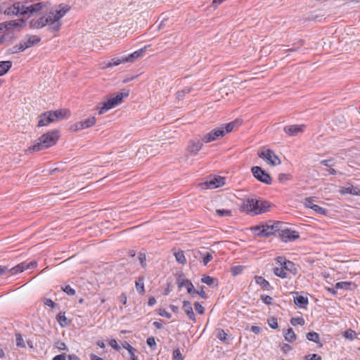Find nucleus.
Listing matches in <instances>:
<instances>
[{"label": "nucleus", "mask_w": 360, "mask_h": 360, "mask_svg": "<svg viewBox=\"0 0 360 360\" xmlns=\"http://www.w3.org/2000/svg\"><path fill=\"white\" fill-rule=\"evenodd\" d=\"M96 124V118L91 117L86 119L84 121H81L76 124L75 127L77 129H84L94 126Z\"/></svg>", "instance_id": "20"}, {"label": "nucleus", "mask_w": 360, "mask_h": 360, "mask_svg": "<svg viewBox=\"0 0 360 360\" xmlns=\"http://www.w3.org/2000/svg\"><path fill=\"white\" fill-rule=\"evenodd\" d=\"M296 296H294V303L300 308H305L308 304V298L302 295H300L298 292H295Z\"/></svg>", "instance_id": "22"}, {"label": "nucleus", "mask_w": 360, "mask_h": 360, "mask_svg": "<svg viewBox=\"0 0 360 360\" xmlns=\"http://www.w3.org/2000/svg\"><path fill=\"white\" fill-rule=\"evenodd\" d=\"M290 323L293 326H297V325L302 326L304 324V320L302 318H299V317L292 318L290 320Z\"/></svg>", "instance_id": "47"}, {"label": "nucleus", "mask_w": 360, "mask_h": 360, "mask_svg": "<svg viewBox=\"0 0 360 360\" xmlns=\"http://www.w3.org/2000/svg\"><path fill=\"white\" fill-rule=\"evenodd\" d=\"M216 212L217 215L219 217H225V216H231V211L230 210H225V209H217L216 210Z\"/></svg>", "instance_id": "44"}, {"label": "nucleus", "mask_w": 360, "mask_h": 360, "mask_svg": "<svg viewBox=\"0 0 360 360\" xmlns=\"http://www.w3.org/2000/svg\"><path fill=\"white\" fill-rule=\"evenodd\" d=\"M122 347L126 349L129 353L130 354L131 356H134V352H135V349L131 346L127 342L124 341L122 344Z\"/></svg>", "instance_id": "41"}, {"label": "nucleus", "mask_w": 360, "mask_h": 360, "mask_svg": "<svg viewBox=\"0 0 360 360\" xmlns=\"http://www.w3.org/2000/svg\"><path fill=\"white\" fill-rule=\"evenodd\" d=\"M158 314L161 316L166 317L167 319L171 318V314L168 313L165 309H160Z\"/></svg>", "instance_id": "55"}, {"label": "nucleus", "mask_w": 360, "mask_h": 360, "mask_svg": "<svg viewBox=\"0 0 360 360\" xmlns=\"http://www.w3.org/2000/svg\"><path fill=\"white\" fill-rule=\"evenodd\" d=\"M281 223L280 221L272 223L271 221L266 223L265 224H262V231L266 235V237L269 236L275 231H279L281 228Z\"/></svg>", "instance_id": "13"}, {"label": "nucleus", "mask_w": 360, "mask_h": 360, "mask_svg": "<svg viewBox=\"0 0 360 360\" xmlns=\"http://www.w3.org/2000/svg\"><path fill=\"white\" fill-rule=\"evenodd\" d=\"M24 24L25 22L23 20H11L4 25V27L6 30H10L18 27H22Z\"/></svg>", "instance_id": "26"}, {"label": "nucleus", "mask_w": 360, "mask_h": 360, "mask_svg": "<svg viewBox=\"0 0 360 360\" xmlns=\"http://www.w3.org/2000/svg\"><path fill=\"white\" fill-rule=\"evenodd\" d=\"M188 287V293H189L193 297L195 295H198V290H195L193 285H189Z\"/></svg>", "instance_id": "58"}, {"label": "nucleus", "mask_w": 360, "mask_h": 360, "mask_svg": "<svg viewBox=\"0 0 360 360\" xmlns=\"http://www.w3.org/2000/svg\"><path fill=\"white\" fill-rule=\"evenodd\" d=\"M307 338L309 341L318 343L319 342V335L316 332H309L307 334Z\"/></svg>", "instance_id": "33"}, {"label": "nucleus", "mask_w": 360, "mask_h": 360, "mask_svg": "<svg viewBox=\"0 0 360 360\" xmlns=\"http://www.w3.org/2000/svg\"><path fill=\"white\" fill-rule=\"evenodd\" d=\"M288 179V176L285 174H280L278 175V180L281 182H283L285 181H287Z\"/></svg>", "instance_id": "62"}, {"label": "nucleus", "mask_w": 360, "mask_h": 360, "mask_svg": "<svg viewBox=\"0 0 360 360\" xmlns=\"http://www.w3.org/2000/svg\"><path fill=\"white\" fill-rule=\"evenodd\" d=\"M191 88H185L184 89H182L181 91H179L176 93V98L178 100H181V99H183L184 96L186 94H188L191 92Z\"/></svg>", "instance_id": "38"}, {"label": "nucleus", "mask_w": 360, "mask_h": 360, "mask_svg": "<svg viewBox=\"0 0 360 360\" xmlns=\"http://www.w3.org/2000/svg\"><path fill=\"white\" fill-rule=\"evenodd\" d=\"M311 210H313L314 212H316V213L320 214L321 215H326L327 213V210L325 208L321 207L318 205H315L314 206H312Z\"/></svg>", "instance_id": "43"}, {"label": "nucleus", "mask_w": 360, "mask_h": 360, "mask_svg": "<svg viewBox=\"0 0 360 360\" xmlns=\"http://www.w3.org/2000/svg\"><path fill=\"white\" fill-rule=\"evenodd\" d=\"M129 91L124 89L122 92L117 93L115 96H110L108 100L103 103L102 106L99 108L98 114L102 115L108 110L116 107L122 102L124 98L129 96Z\"/></svg>", "instance_id": "5"}, {"label": "nucleus", "mask_w": 360, "mask_h": 360, "mask_svg": "<svg viewBox=\"0 0 360 360\" xmlns=\"http://www.w3.org/2000/svg\"><path fill=\"white\" fill-rule=\"evenodd\" d=\"M122 63H126L124 60V56L121 58H112L110 61H109L104 68H112L113 66H117Z\"/></svg>", "instance_id": "29"}, {"label": "nucleus", "mask_w": 360, "mask_h": 360, "mask_svg": "<svg viewBox=\"0 0 360 360\" xmlns=\"http://www.w3.org/2000/svg\"><path fill=\"white\" fill-rule=\"evenodd\" d=\"M284 338L286 341L289 342H292L296 339V335L292 330V328H288L287 331L284 334Z\"/></svg>", "instance_id": "30"}, {"label": "nucleus", "mask_w": 360, "mask_h": 360, "mask_svg": "<svg viewBox=\"0 0 360 360\" xmlns=\"http://www.w3.org/2000/svg\"><path fill=\"white\" fill-rule=\"evenodd\" d=\"M12 62L10 60L0 62V76L6 74L11 68Z\"/></svg>", "instance_id": "27"}, {"label": "nucleus", "mask_w": 360, "mask_h": 360, "mask_svg": "<svg viewBox=\"0 0 360 360\" xmlns=\"http://www.w3.org/2000/svg\"><path fill=\"white\" fill-rule=\"evenodd\" d=\"M195 309L200 314H203L205 312V308L199 303H195Z\"/></svg>", "instance_id": "52"}, {"label": "nucleus", "mask_w": 360, "mask_h": 360, "mask_svg": "<svg viewBox=\"0 0 360 360\" xmlns=\"http://www.w3.org/2000/svg\"><path fill=\"white\" fill-rule=\"evenodd\" d=\"M173 359H174V360H183L184 359V357L179 349L174 350Z\"/></svg>", "instance_id": "49"}, {"label": "nucleus", "mask_w": 360, "mask_h": 360, "mask_svg": "<svg viewBox=\"0 0 360 360\" xmlns=\"http://www.w3.org/2000/svg\"><path fill=\"white\" fill-rule=\"evenodd\" d=\"M258 155L271 166L278 165L281 163L278 155H276L274 152L270 149L262 150L258 153Z\"/></svg>", "instance_id": "7"}, {"label": "nucleus", "mask_w": 360, "mask_h": 360, "mask_svg": "<svg viewBox=\"0 0 360 360\" xmlns=\"http://www.w3.org/2000/svg\"><path fill=\"white\" fill-rule=\"evenodd\" d=\"M261 299L266 304L269 305L272 304L273 298L269 295H262Z\"/></svg>", "instance_id": "50"}, {"label": "nucleus", "mask_w": 360, "mask_h": 360, "mask_svg": "<svg viewBox=\"0 0 360 360\" xmlns=\"http://www.w3.org/2000/svg\"><path fill=\"white\" fill-rule=\"evenodd\" d=\"M54 120V122L63 120L69 115V111L66 109H59L54 111H49Z\"/></svg>", "instance_id": "18"}, {"label": "nucleus", "mask_w": 360, "mask_h": 360, "mask_svg": "<svg viewBox=\"0 0 360 360\" xmlns=\"http://www.w3.org/2000/svg\"><path fill=\"white\" fill-rule=\"evenodd\" d=\"M146 47L140 49L127 56H124V60H125L126 63H133L135 60L143 56L146 52Z\"/></svg>", "instance_id": "19"}, {"label": "nucleus", "mask_w": 360, "mask_h": 360, "mask_svg": "<svg viewBox=\"0 0 360 360\" xmlns=\"http://www.w3.org/2000/svg\"><path fill=\"white\" fill-rule=\"evenodd\" d=\"M138 259H139V262H140L141 265L142 266V267L145 268L146 266V258L145 253L140 252L138 255Z\"/></svg>", "instance_id": "48"}, {"label": "nucleus", "mask_w": 360, "mask_h": 360, "mask_svg": "<svg viewBox=\"0 0 360 360\" xmlns=\"http://www.w3.org/2000/svg\"><path fill=\"white\" fill-rule=\"evenodd\" d=\"M59 132L58 130H52L41 136L37 141L29 149L37 152L48 148L55 145L58 140Z\"/></svg>", "instance_id": "3"}, {"label": "nucleus", "mask_w": 360, "mask_h": 360, "mask_svg": "<svg viewBox=\"0 0 360 360\" xmlns=\"http://www.w3.org/2000/svg\"><path fill=\"white\" fill-rule=\"evenodd\" d=\"M44 304L46 305V306H49L51 308H54L55 306H56V303L51 300V299H46L44 300Z\"/></svg>", "instance_id": "60"}, {"label": "nucleus", "mask_w": 360, "mask_h": 360, "mask_svg": "<svg viewBox=\"0 0 360 360\" xmlns=\"http://www.w3.org/2000/svg\"><path fill=\"white\" fill-rule=\"evenodd\" d=\"M253 176L259 181L266 184H271V178L269 174L263 170L260 167L255 166L252 168Z\"/></svg>", "instance_id": "9"}, {"label": "nucleus", "mask_w": 360, "mask_h": 360, "mask_svg": "<svg viewBox=\"0 0 360 360\" xmlns=\"http://www.w3.org/2000/svg\"><path fill=\"white\" fill-rule=\"evenodd\" d=\"M343 336L346 339H348L349 340H353L355 338H356L357 334L354 330H353L352 329H348L344 332Z\"/></svg>", "instance_id": "32"}, {"label": "nucleus", "mask_w": 360, "mask_h": 360, "mask_svg": "<svg viewBox=\"0 0 360 360\" xmlns=\"http://www.w3.org/2000/svg\"><path fill=\"white\" fill-rule=\"evenodd\" d=\"M23 51L24 49L20 42L9 49V52L11 53H15Z\"/></svg>", "instance_id": "46"}, {"label": "nucleus", "mask_w": 360, "mask_h": 360, "mask_svg": "<svg viewBox=\"0 0 360 360\" xmlns=\"http://www.w3.org/2000/svg\"><path fill=\"white\" fill-rule=\"evenodd\" d=\"M340 193L343 195L350 194L353 195L360 196V189L358 187L354 186L350 184L341 187L340 189Z\"/></svg>", "instance_id": "17"}, {"label": "nucleus", "mask_w": 360, "mask_h": 360, "mask_svg": "<svg viewBox=\"0 0 360 360\" xmlns=\"http://www.w3.org/2000/svg\"><path fill=\"white\" fill-rule=\"evenodd\" d=\"M275 260L276 261L277 264L283 266L286 271L290 272L292 275L295 276L297 274V269L295 266V264L292 262L287 260L283 257H277Z\"/></svg>", "instance_id": "10"}, {"label": "nucleus", "mask_w": 360, "mask_h": 360, "mask_svg": "<svg viewBox=\"0 0 360 360\" xmlns=\"http://www.w3.org/2000/svg\"><path fill=\"white\" fill-rule=\"evenodd\" d=\"M61 289L68 295L72 296L75 294V290L70 285H66L63 287H61Z\"/></svg>", "instance_id": "42"}, {"label": "nucleus", "mask_w": 360, "mask_h": 360, "mask_svg": "<svg viewBox=\"0 0 360 360\" xmlns=\"http://www.w3.org/2000/svg\"><path fill=\"white\" fill-rule=\"evenodd\" d=\"M70 10V6L65 4H56L51 6L49 1L39 2L30 6H25L20 2L8 6L4 13L10 16L20 15H38L30 21V27L32 29H41L46 26L52 32L58 31L62 26L61 19Z\"/></svg>", "instance_id": "1"}, {"label": "nucleus", "mask_w": 360, "mask_h": 360, "mask_svg": "<svg viewBox=\"0 0 360 360\" xmlns=\"http://www.w3.org/2000/svg\"><path fill=\"white\" fill-rule=\"evenodd\" d=\"M225 179L220 176H210L204 183L201 184L203 189H213L219 188L225 184Z\"/></svg>", "instance_id": "8"}, {"label": "nucleus", "mask_w": 360, "mask_h": 360, "mask_svg": "<svg viewBox=\"0 0 360 360\" xmlns=\"http://www.w3.org/2000/svg\"><path fill=\"white\" fill-rule=\"evenodd\" d=\"M177 285L179 288L182 287H185L187 290V292L188 291V286L189 285H193V283L188 279H186L184 276L179 275L177 278Z\"/></svg>", "instance_id": "24"}, {"label": "nucleus", "mask_w": 360, "mask_h": 360, "mask_svg": "<svg viewBox=\"0 0 360 360\" xmlns=\"http://www.w3.org/2000/svg\"><path fill=\"white\" fill-rule=\"evenodd\" d=\"M52 360H65V354H58L53 358Z\"/></svg>", "instance_id": "64"}, {"label": "nucleus", "mask_w": 360, "mask_h": 360, "mask_svg": "<svg viewBox=\"0 0 360 360\" xmlns=\"http://www.w3.org/2000/svg\"><path fill=\"white\" fill-rule=\"evenodd\" d=\"M269 207L266 201L261 200L255 198L247 199L243 203V209L252 214H259L266 212Z\"/></svg>", "instance_id": "4"}, {"label": "nucleus", "mask_w": 360, "mask_h": 360, "mask_svg": "<svg viewBox=\"0 0 360 360\" xmlns=\"http://www.w3.org/2000/svg\"><path fill=\"white\" fill-rule=\"evenodd\" d=\"M214 253V251H205V252H200V254L202 259V263L205 266H206L212 259H213V254Z\"/></svg>", "instance_id": "25"}, {"label": "nucleus", "mask_w": 360, "mask_h": 360, "mask_svg": "<svg viewBox=\"0 0 360 360\" xmlns=\"http://www.w3.org/2000/svg\"><path fill=\"white\" fill-rule=\"evenodd\" d=\"M274 274L281 278H286L288 276L286 270L282 266L274 267Z\"/></svg>", "instance_id": "28"}, {"label": "nucleus", "mask_w": 360, "mask_h": 360, "mask_svg": "<svg viewBox=\"0 0 360 360\" xmlns=\"http://www.w3.org/2000/svg\"><path fill=\"white\" fill-rule=\"evenodd\" d=\"M227 334L223 329H218L217 330V338L221 341L225 342L226 340Z\"/></svg>", "instance_id": "40"}, {"label": "nucleus", "mask_w": 360, "mask_h": 360, "mask_svg": "<svg viewBox=\"0 0 360 360\" xmlns=\"http://www.w3.org/2000/svg\"><path fill=\"white\" fill-rule=\"evenodd\" d=\"M263 226H256L251 228V230L258 236L261 237H266V235H264V233L262 231Z\"/></svg>", "instance_id": "37"}, {"label": "nucleus", "mask_w": 360, "mask_h": 360, "mask_svg": "<svg viewBox=\"0 0 360 360\" xmlns=\"http://www.w3.org/2000/svg\"><path fill=\"white\" fill-rule=\"evenodd\" d=\"M305 129L306 126L304 124H293L285 127L283 130L288 135L294 136L303 133Z\"/></svg>", "instance_id": "12"}, {"label": "nucleus", "mask_w": 360, "mask_h": 360, "mask_svg": "<svg viewBox=\"0 0 360 360\" xmlns=\"http://www.w3.org/2000/svg\"><path fill=\"white\" fill-rule=\"evenodd\" d=\"M52 122H54V120L53 119L51 112L49 111H46L39 116L37 127H45Z\"/></svg>", "instance_id": "16"}, {"label": "nucleus", "mask_w": 360, "mask_h": 360, "mask_svg": "<svg viewBox=\"0 0 360 360\" xmlns=\"http://www.w3.org/2000/svg\"><path fill=\"white\" fill-rule=\"evenodd\" d=\"M269 326L273 328L276 329L278 327L277 320L274 318H272L268 321Z\"/></svg>", "instance_id": "54"}, {"label": "nucleus", "mask_w": 360, "mask_h": 360, "mask_svg": "<svg viewBox=\"0 0 360 360\" xmlns=\"http://www.w3.org/2000/svg\"><path fill=\"white\" fill-rule=\"evenodd\" d=\"M56 347L59 350H65L67 349L65 344L64 342H57L56 343Z\"/></svg>", "instance_id": "61"}, {"label": "nucleus", "mask_w": 360, "mask_h": 360, "mask_svg": "<svg viewBox=\"0 0 360 360\" xmlns=\"http://www.w3.org/2000/svg\"><path fill=\"white\" fill-rule=\"evenodd\" d=\"M305 360H321V356L316 354H309L305 356Z\"/></svg>", "instance_id": "51"}, {"label": "nucleus", "mask_w": 360, "mask_h": 360, "mask_svg": "<svg viewBox=\"0 0 360 360\" xmlns=\"http://www.w3.org/2000/svg\"><path fill=\"white\" fill-rule=\"evenodd\" d=\"M188 287V293H189L193 297L195 295H198V290H195L193 285H189Z\"/></svg>", "instance_id": "59"}, {"label": "nucleus", "mask_w": 360, "mask_h": 360, "mask_svg": "<svg viewBox=\"0 0 360 360\" xmlns=\"http://www.w3.org/2000/svg\"><path fill=\"white\" fill-rule=\"evenodd\" d=\"M183 309L189 318V319L195 321V316L193 310V307L191 305V303L188 301L184 300L183 302Z\"/></svg>", "instance_id": "21"}, {"label": "nucleus", "mask_w": 360, "mask_h": 360, "mask_svg": "<svg viewBox=\"0 0 360 360\" xmlns=\"http://www.w3.org/2000/svg\"><path fill=\"white\" fill-rule=\"evenodd\" d=\"M202 143L200 141H190L188 148L186 149V155H196L198 151L202 148Z\"/></svg>", "instance_id": "14"}, {"label": "nucleus", "mask_w": 360, "mask_h": 360, "mask_svg": "<svg viewBox=\"0 0 360 360\" xmlns=\"http://www.w3.org/2000/svg\"><path fill=\"white\" fill-rule=\"evenodd\" d=\"M352 285H353V284L351 282H347V281L338 282L335 284V288L348 290V289H349V287Z\"/></svg>", "instance_id": "34"}, {"label": "nucleus", "mask_w": 360, "mask_h": 360, "mask_svg": "<svg viewBox=\"0 0 360 360\" xmlns=\"http://www.w3.org/2000/svg\"><path fill=\"white\" fill-rule=\"evenodd\" d=\"M135 285L136 290L140 294L143 295L145 292L143 278H139L135 282Z\"/></svg>", "instance_id": "31"}, {"label": "nucleus", "mask_w": 360, "mask_h": 360, "mask_svg": "<svg viewBox=\"0 0 360 360\" xmlns=\"http://www.w3.org/2000/svg\"><path fill=\"white\" fill-rule=\"evenodd\" d=\"M240 124V122L238 120L226 124H222L219 127L215 128L205 134L202 138V141L205 143L214 141L219 137H223L226 134L232 131L236 126Z\"/></svg>", "instance_id": "2"}, {"label": "nucleus", "mask_w": 360, "mask_h": 360, "mask_svg": "<svg viewBox=\"0 0 360 360\" xmlns=\"http://www.w3.org/2000/svg\"><path fill=\"white\" fill-rule=\"evenodd\" d=\"M304 205L305 207L312 209V206H314V199L312 197H308L304 199Z\"/></svg>", "instance_id": "39"}, {"label": "nucleus", "mask_w": 360, "mask_h": 360, "mask_svg": "<svg viewBox=\"0 0 360 360\" xmlns=\"http://www.w3.org/2000/svg\"><path fill=\"white\" fill-rule=\"evenodd\" d=\"M279 235L282 241L285 243L294 241L295 240L300 238L298 232L288 229L281 230Z\"/></svg>", "instance_id": "11"}, {"label": "nucleus", "mask_w": 360, "mask_h": 360, "mask_svg": "<svg viewBox=\"0 0 360 360\" xmlns=\"http://www.w3.org/2000/svg\"><path fill=\"white\" fill-rule=\"evenodd\" d=\"M109 345L117 351H119L120 349V345L117 344L116 340L115 339H111L109 341Z\"/></svg>", "instance_id": "53"}, {"label": "nucleus", "mask_w": 360, "mask_h": 360, "mask_svg": "<svg viewBox=\"0 0 360 360\" xmlns=\"http://www.w3.org/2000/svg\"><path fill=\"white\" fill-rule=\"evenodd\" d=\"M119 300L122 304L125 305L127 302V297L126 293H122L119 297Z\"/></svg>", "instance_id": "57"}, {"label": "nucleus", "mask_w": 360, "mask_h": 360, "mask_svg": "<svg viewBox=\"0 0 360 360\" xmlns=\"http://www.w3.org/2000/svg\"><path fill=\"white\" fill-rule=\"evenodd\" d=\"M255 281L257 284L259 285L261 288L265 290H269L271 289V285L268 281H266L262 276H256Z\"/></svg>", "instance_id": "23"}, {"label": "nucleus", "mask_w": 360, "mask_h": 360, "mask_svg": "<svg viewBox=\"0 0 360 360\" xmlns=\"http://www.w3.org/2000/svg\"><path fill=\"white\" fill-rule=\"evenodd\" d=\"M176 260L182 264H184L186 262V257L184 256V254L183 251H178L174 254Z\"/></svg>", "instance_id": "35"}, {"label": "nucleus", "mask_w": 360, "mask_h": 360, "mask_svg": "<svg viewBox=\"0 0 360 360\" xmlns=\"http://www.w3.org/2000/svg\"><path fill=\"white\" fill-rule=\"evenodd\" d=\"M201 281H202V283L211 286L213 285V283L214 282V278H213L209 276H205L201 278Z\"/></svg>", "instance_id": "45"}, {"label": "nucleus", "mask_w": 360, "mask_h": 360, "mask_svg": "<svg viewBox=\"0 0 360 360\" xmlns=\"http://www.w3.org/2000/svg\"><path fill=\"white\" fill-rule=\"evenodd\" d=\"M251 330H252L254 333H255V334H258V333H259L261 332L262 329H261V328H260V327H259V326H252L251 327Z\"/></svg>", "instance_id": "63"}, {"label": "nucleus", "mask_w": 360, "mask_h": 360, "mask_svg": "<svg viewBox=\"0 0 360 360\" xmlns=\"http://www.w3.org/2000/svg\"><path fill=\"white\" fill-rule=\"evenodd\" d=\"M15 341H16V346L18 347L24 348L25 347V344L24 342V340L20 333L15 334Z\"/></svg>", "instance_id": "36"}, {"label": "nucleus", "mask_w": 360, "mask_h": 360, "mask_svg": "<svg viewBox=\"0 0 360 360\" xmlns=\"http://www.w3.org/2000/svg\"><path fill=\"white\" fill-rule=\"evenodd\" d=\"M41 41V39L37 35H29L26 37L23 40L20 41L22 48L24 51L26 49H28L30 47H32L34 44H37Z\"/></svg>", "instance_id": "15"}, {"label": "nucleus", "mask_w": 360, "mask_h": 360, "mask_svg": "<svg viewBox=\"0 0 360 360\" xmlns=\"http://www.w3.org/2000/svg\"><path fill=\"white\" fill-rule=\"evenodd\" d=\"M146 342L147 345L151 348L156 346V342L153 337L148 338L146 340Z\"/></svg>", "instance_id": "56"}, {"label": "nucleus", "mask_w": 360, "mask_h": 360, "mask_svg": "<svg viewBox=\"0 0 360 360\" xmlns=\"http://www.w3.org/2000/svg\"><path fill=\"white\" fill-rule=\"evenodd\" d=\"M37 262L31 261L30 262H22L21 264H18L17 266L8 269L6 266H0V276L4 275L6 273H10L11 275L16 274L18 273L22 272L25 269H34L37 266Z\"/></svg>", "instance_id": "6"}]
</instances>
